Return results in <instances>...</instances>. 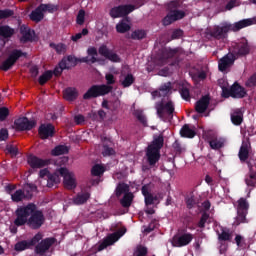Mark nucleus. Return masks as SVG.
I'll return each instance as SVG.
<instances>
[{
    "label": "nucleus",
    "mask_w": 256,
    "mask_h": 256,
    "mask_svg": "<svg viewBox=\"0 0 256 256\" xmlns=\"http://www.w3.org/2000/svg\"><path fill=\"white\" fill-rule=\"evenodd\" d=\"M38 135H40V139L42 140L55 137V126L51 123L41 124L38 128Z\"/></svg>",
    "instance_id": "dca6fc26"
},
{
    "label": "nucleus",
    "mask_w": 256,
    "mask_h": 256,
    "mask_svg": "<svg viewBox=\"0 0 256 256\" xmlns=\"http://www.w3.org/2000/svg\"><path fill=\"white\" fill-rule=\"evenodd\" d=\"M102 155H103V157H111V155H115V149H113L107 145H104Z\"/></svg>",
    "instance_id": "052dcab7"
},
{
    "label": "nucleus",
    "mask_w": 256,
    "mask_h": 256,
    "mask_svg": "<svg viewBox=\"0 0 256 256\" xmlns=\"http://www.w3.org/2000/svg\"><path fill=\"white\" fill-rule=\"evenodd\" d=\"M21 57H27V52H23V50L20 49H14L12 50L7 59L4 60L0 65L1 71H9L10 69H13L15 66V63L21 59Z\"/></svg>",
    "instance_id": "423d86ee"
},
{
    "label": "nucleus",
    "mask_w": 256,
    "mask_h": 256,
    "mask_svg": "<svg viewBox=\"0 0 256 256\" xmlns=\"http://www.w3.org/2000/svg\"><path fill=\"white\" fill-rule=\"evenodd\" d=\"M46 180V187L49 189L57 187L59 183H61V173L59 172V168L55 172L48 174V178H46Z\"/></svg>",
    "instance_id": "412c9836"
},
{
    "label": "nucleus",
    "mask_w": 256,
    "mask_h": 256,
    "mask_svg": "<svg viewBox=\"0 0 256 256\" xmlns=\"http://www.w3.org/2000/svg\"><path fill=\"white\" fill-rule=\"evenodd\" d=\"M77 25H83L85 23V10H79L76 17Z\"/></svg>",
    "instance_id": "0e129e2a"
},
{
    "label": "nucleus",
    "mask_w": 256,
    "mask_h": 256,
    "mask_svg": "<svg viewBox=\"0 0 256 256\" xmlns=\"http://www.w3.org/2000/svg\"><path fill=\"white\" fill-rule=\"evenodd\" d=\"M230 117L233 125H236L237 127L243 123V112L240 109L234 110Z\"/></svg>",
    "instance_id": "473e14b6"
},
{
    "label": "nucleus",
    "mask_w": 256,
    "mask_h": 256,
    "mask_svg": "<svg viewBox=\"0 0 256 256\" xmlns=\"http://www.w3.org/2000/svg\"><path fill=\"white\" fill-rule=\"evenodd\" d=\"M43 239V234L37 233L32 239L28 240L30 247H35V245H39V241Z\"/></svg>",
    "instance_id": "6e6d98bb"
},
{
    "label": "nucleus",
    "mask_w": 256,
    "mask_h": 256,
    "mask_svg": "<svg viewBox=\"0 0 256 256\" xmlns=\"http://www.w3.org/2000/svg\"><path fill=\"white\" fill-rule=\"evenodd\" d=\"M15 35V29L11 28L9 25L0 26V37L2 39H11Z\"/></svg>",
    "instance_id": "c756f323"
},
{
    "label": "nucleus",
    "mask_w": 256,
    "mask_h": 256,
    "mask_svg": "<svg viewBox=\"0 0 256 256\" xmlns=\"http://www.w3.org/2000/svg\"><path fill=\"white\" fill-rule=\"evenodd\" d=\"M102 107H103V109L115 111L119 107V100L116 99L115 101H108V100L104 99L102 101Z\"/></svg>",
    "instance_id": "58836bf2"
},
{
    "label": "nucleus",
    "mask_w": 256,
    "mask_h": 256,
    "mask_svg": "<svg viewBox=\"0 0 256 256\" xmlns=\"http://www.w3.org/2000/svg\"><path fill=\"white\" fill-rule=\"evenodd\" d=\"M251 25H253L252 19H243L238 22H235L234 25L230 24V31H241V29H245V27H251Z\"/></svg>",
    "instance_id": "b1692460"
},
{
    "label": "nucleus",
    "mask_w": 256,
    "mask_h": 256,
    "mask_svg": "<svg viewBox=\"0 0 256 256\" xmlns=\"http://www.w3.org/2000/svg\"><path fill=\"white\" fill-rule=\"evenodd\" d=\"M60 177H63L64 187L70 191L77 187V182L75 181V175L65 167L59 168Z\"/></svg>",
    "instance_id": "9b49d317"
},
{
    "label": "nucleus",
    "mask_w": 256,
    "mask_h": 256,
    "mask_svg": "<svg viewBox=\"0 0 256 256\" xmlns=\"http://www.w3.org/2000/svg\"><path fill=\"white\" fill-rule=\"evenodd\" d=\"M179 53V48H164L161 51L160 61H167L168 59H173L175 55Z\"/></svg>",
    "instance_id": "cd10ccee"
},
{
    "label": "nucleus",
    "mask_w": 256,
    "mask_h": 256,
    "mask_svg": "<svg viewBox=\"0 0 256 256\" xmlns=\"http://www.w3.org/2000/svg\"><path fill=\"white\" fill-rule=\"evenodd\" d=\"M218 239L219 241H231V239H233L231 230L228 228H222L221 233H218Z\"/></svg>",
    "instance_id": "a19ab883"
},
{
    "label": "nucleus",
    "mask_w": 256,
    "mask_h": 256,
    "mask_svg": "<svg viewBox=\"0 0 256 256\" xmlns=\"http://www.w3.org/2000/svg\"><path fill=\"white\" fill-rule=\"evenodd\" d=\"M105 173V167H103L101 164H95L91 169V175L93 177H101Z\"/></svg>",
    "instance_id": "c03bdc74"
},
{
    "label": "nucleus",
    "mask_w": 256,
    "mask_h": 256,
    "mask_svg": "<svg viewBox=\"0 0 256 256\" xmlns=\"http://www.w3.org/2000/svg\"><path fill=\"white\" fill-rule=\"evenodd\" d=\"M235 59H239V57H247L249 53H251V47L249 46V42L247 40L236 43L230 52Z\"/></svg>",
    "instance_id": "1a4fd4ad"
},
{
    "label": "nucleus",
    "mask_w": 256,
    "mask_h": 256,
    "mask_svg": "<svg viewBox=\"0 0 256 256\" xmlns=\"http://www.w3.org/2000/svg\"><path fill=\"white\" fill-rule=\"evenodd\" d=\"M209 103H211L209 95L202 96L195 104V111L197 113H205L209 108Z\"/></svg>",
    "instance_id": "aec40b11"
},
{
    "label": "nucleus",
    "mask_w": 256,
    "mask_h": 256,
    "mask_svg": "<svg viewBox=\"0 0 256 256\" xmlns=\"http://www.w3.org/2000/svg\"><path fill=\"white\" fill-rule=\"evenodd\" d=\"M165 145V138L162 134L155 135L153 140L146 148L147 163L150 167H155L161 159V149Z\"/></svg>",
    "instance_id": "f03ea898"
},
{
    "label": "nucleus",
    "mask_w": 256,
    "mask_h": 256,
    "mask_svg": "<svg viewBox=\"0 0 256 256\" xmlns=\"http://www.w3.org/2000/svg\"><path fill=\"white\" fill-rule=\"evenodd\" d=\"M134 115L136 117V119L142 123V125L144 127H147V117L145 116V114H143L142 110H135L134 111Z\"/></svg>",
    "instance_id": "3c124183"
},
{
    "label": "nucleus",
    "mask_w": 256,
    "mask_h": 256,
    "mask_svg": "<svg viewBox=\"0 0 256 256\" xmlns=\"http://www.w3.org/2000/svg\"><path fill=\"white\" fill-rule=\"evenodd\" d=\"M181 5L182 2L179 0H173L168 3V13L162 19V25H164V27H168V25H172L175 21H181V19L185 18V11L179 10L181 9Z\"/></svg>",
    "instance_id": "7ed1b4c3"
},
{
    "label": "nucleus",
    "mask_w": 256,
    "mask_h": 256,
    "mask_svg": "<svg viewBox=\"0 0 256 256\" xmlns=\"http://www.w3.org/2000/svg\"><path fill=\"white\" fill-rule=\"evenodd\" d=\"M98 53L102 57H105V59H108V61H111V63H121V56L115 53V51L109 49L105 44L99 47Z\"/></svg>",
    "instance_id": "f8f14e48"
},
{
    "label": "nucleus",
    "mask_w": 256,
    "mask_h": 256,
    "mask_svg": "<svg viewBox=\"0 0 256 256\" xmlns=\"http://www.w3.org/2000/svg\"><path fill=\"white\" fill-rule=\"evenodd\" d=\"M135 11V5H119L110 9L109 15L112 19H119L121 17H127L129 13Z\"/></svg>",
    "instance_id": "6e6552de"
},
{
    "label": "nucleus",
    "mask_w": 256,
    "mask_h": 256,
    "mask_svg": "<svg viewBox=\"0 0 256 256\" xmlns=\"http://www.w3.org/2000/svg\"><path fill=\"white\" fill-rule=\"evenodd\" d=\"M105 79H106V86L107 87H111V85H115L116 80H115V75L108 73L105 75Z\"/></svg>",
    "instance_id": "e2e57ef3"
},
{
    "label": "nucleus",
    "mask_w": 256,
    "mask_h": 256,
    "mask_svg": "<svg viewBox=\"0 0 256 256\" xmlns=\"http://www.w3.org/2000/svg\"><path fill=\"white\" fill-rule=\"evenodd\" d=\"M111 91H113V86L94 84L83 94V99L84 101H89L91 99H97V97H105V95H109Z\"/></svg>",
    "instance_id": "39448f33"
},
{
    "label": "nucleus",
    "mask_w": 256,
    "mask_h": 256,
    "mask_svg": "<svg viewBox=\"0 0 256 256\" xmlns=\"http://www.w3.org/2000/svg\"><path fill=\"white\" fill-rule=\"evenodd\" d=\"M247 95L245 88L239 85V83H234L232 85V98L233 99H243Z\"/></svg>",
    "instance_id": "a878e982"
},
{
    "label": "nucleus",
    "mask_w": 256,
    "mask_h": 256,
    "mask_svg": "<svg viewBox=\"0 0 256 256\" xmlns=\"http://www.w3.org/2000/svg\"><path fill=\"white\" fill-rule=\"evenodd\" d=\"M134 198H135V195H133V192H128L124 194L123 198L120 200L122 207L124 208L131 207V203H133Z\"/></svg>",
    "instance_id": "c9c22d12"
},
{
    "label": "nucleus",
    "mask_w": 256,
    "mask_h": 256,
    "mask_svg": "<svg viewBox=\"0 0 256 256\" xmlns=\"http://www.w3.org/2000/svg\"><path fill=\"white\" fill-rule=\"evenodd\" d=\"M117 33H127V31H131V25L127 22L121 21L116 25Z\"/></svg>",
    "instance_id": "49530a36"
},
{
    "label": "nucleus",
    "mask_w": 256,
    "mask_h": 256,
    "mask_svg": "<svg viewBox=\"0 0 256 256\" xmlns=\"http://www.w3.org/2000/svg\"><path fill=\"white\" fill-rule=\"evenodd\" d=\"M125 233H127V228H121L114 233L108 234L99 244L98 251H103V249H107V247H110V245L117 243V241H119V239H121Z\"/></svg>",
    "instance_id": "0eeeda50"
},
{
    "label": "nucleus",
    "mask_w": 256,
    "mask_h": 256,
    "mask_svg": "<svg viewBox=\"0 0 256 256\" xmlns=\"http://www.w3.org/2000/svg\"><path fill=\"white\" fill-rule=\"evenodd\" d=\"M30 19L35 23H40V21L45 19V12L43 11V8H41V5H39L34 11L31 12Z\"/></svg>",
    "instance_id": "c85d7f7f"
},
{
    "label": "nucleus",
    "mask_w": 256,
    "mask_h": 256,
    "mask_svg": "<svg viewBox=\"0 0 256 256\" xmlns=\"http://www.w3.org/2000/svg\"><path fill=\"white\" fill-rule=\"evenodd\" d=\"M129 190V184L121 183L116 188V196L121 197L123 194L130 193Z\"/></svg>",
    "instance_id": "de8ad7c7"
},
{
    "label": "nucleus",
    "mask_w": 256,
    "mask_h": 256,
    "mask_svg": "<svg viewBox=\"0 0 256 256\" xmlns=\"http://www.w3.org/2000/svg\"><path fill=\"white\" fill-rule=\"evenodd\" d=\"M173 93V83L166 82L161 84L158 90L152 92L153 97H169Z\"/></svg>",
    "instance_id": "a211bd4d"
},
{
    "label": "nucleus",
    "mask_w": 256,
    "mask_h": 256,
    "mask_svg": "<svg viewBox=\"0 0 256 256\" xmlns=\"http://www.w3.org/2000/svg\"><path fill=\"white\" fill-rule=\"evenodd\" d=\"M50 79H53V71L48 70L44 72L38 79L39 85H45L47 81H50Z\"/></svg>",
    "instance_id": "37998d69"
},
{
    "label": "nucleus",
    "mask_w": 256,
    "mask_h": 256,
    "mask_svg": "<svg viewBox=\"0 0 256 256\" xmlns=\"http://www.w3.org/2000/svg\"><path fill=\"white\" fill-rule=\"evenodd\" d=\"M22 191H24L26 199H31V197H33V193L37 191V186L35 184L27 183L23 186Z\"/></svg>",
    "instance_id": "e433bc0d"
},
{
    "label": "nucleus",
    "mask_w": 256,
    "mask_h": 256,
    "mask_svg": "<svg viewBox=\"0 0 256 256\" xmlns=\"http://www.w3.org/2000/svg\"><path fill=\"white\" fill-rule=\"evenodd\" d=\"M181 137H184L186 139H193L195 135H197V132L195 130L191 129L189 127V124H184L180 130Z\"/></svg>",
    "instance_id": "2f4dec72"
},
{
    "label": "nucleus",
    "mask_w": 256,
    "mask_h": 256,
    "mask_svg": "<svg viewBox=\"0 0 256 256\" xmlns=\"http://www.w3.org/2000/svg\"><path fill=\"white\" fill-rule=\"evenodd\" d=\"M245 183L248 187H255L256 185V172H249L245 177Z\"/></svg>",
    "instance_id": "79ce46f5"
},
{
    "label": "nucleus",
    "mask_w": 256,
    "mask_h": 256,
    "mask_svg": "<svg viewBox=\"0 0 256 256\" xmlns=\"http://www.w3.org/2000/svg\"><path fill=\"white\" fill-rule=\"evenodd\" d=\"M85 35H89V30L87 28H83L82 32L71 36V41H74L75 43H77V41H79V39H81Z\"/></svg>",
    "instance_id": "13d9d810"
},
{
    "label": "nucleus",
    "mask_w": 256,
    "mask_h": 256,
    "mask_svg": "<svg viewBox=\"0 0 256 256\" xmlns=\"http://www.w3.org/2000/svg\"><path fill=\"white\" fill-rule=\"evenodd\" d=\"M131 39H133L134 41H141L143 39H145V37H147V31L143 30V29H137L134 30L131 33Z\"/></svg>",
    "instance_id": "ea45409f"
},
{
    "label": "nucleus",
    "mask_w": 256,
    "mask_h": 256,
    "mask_svg": "<svg viewBox=\"0 0 256 256\" xmlns=\"http://www.w3.org/2000/svg\"><path fill=\"white\" fill-rule=\"evenodd\" d=\"M244 163L247 164L249 172L255 171V170H253V167H255V165H256V159L254 157H249L247 159V161H245Z\"/></svg>",
    "instance_id": "774afa93"
},
{
    "label": "nucleus",
    "mask_w": 256,
    "mask_h": 256,
    "mask_svg": "<svg viewBox=\"0 0 256 256\" xmlns=\"http://www.w3.org/2000/svg\"><path fill=\"white\" fill-rule=\"evenodd\" d=\"M20 33L22 35L20 38L21 43H33V41H35V30L22 25L20 27Z\"/></svg>",
    "instance_id": "6ab92c4d"
},
{
    "label": "nucleus",
    "mask_w": 256,
    "mask_h": 256,
    "mask_svg": "<svg viewBox=\"0 0 256 256\" xmlns=\"http://www.w3.org/2000/svg\"><path fill=\"white\" fill-rule=\"evenodd\" d=\"M155 109L161 121H164V123H167V121H173V113H175V104L173 101L168 100L165 102L164 100H161L156 103Z\"/></svg>",
    "instance_id": "20e7f679"
},
{
    "label": "nucleus",
    "mask_w": 256,
    "mask_h": 256,
    "mask_svg": "<svg viewBox=\"0 0 256 256\" xmlns=\"http://www.w3.org/2000/svg\"><path fill=\"white\" fill-rule=\"evenodd\" d=\"M209 220V214L204 212L200 218V221L198 222V227L200 229L205 228V223Z\"/></svg>",
    "instance_id": "680f3d73"
},
{
    "label": "nucleus",
    "mask_w": 256,
    "mask_h": 256,
    "mask_svg": "<svg viewBox=\"0 0 256 256\" xmlns=\"http://www.w3.org/2000/svg\"><path fill=\"white\" fill-rule=\"evenodd\" d=\"M172 149H174L175 155H181V153H183V146H181L179 140H175L172 144Z\"/></svg>",
    "instance_id": "bf43d9fd"
},
{
    "label": "nucleus",
    "mask_w": 256,
    "mask_h": 256,
    "mask_svg": "<svg viewBox=\"0 0 256 256\" xmlns=\"http://www.w3.org/2000/svg\"><path fill=\"white\" fill-rule=\"evenodd\" d=\"M251 147V144L249 142L242 143L239 152L238 157L241 163H245L247 159H249V149Z\"/></svg>",
    "instance_id": "393cba45"
},
{
    "label": "nucleus",
    "mask_w": 256,
    "mask_h": 256,
    "mask_svg": "<svg viewBox=\"0 0 256 256\" xmlns=\"http://www.w3.org/2000/svg\"><path fill=\"white\" fill-rule=\"evenodd\" d=\"M237 211H244V212H248L249 211V202H247V199L240 198L238 200Z\"/></svg>",
    "instance_id": "603ef678"
},
{
    "label": "nucleus",
    "mask_w": 256,
    "mask_h": 256,
    "mask_svg": "<svg viewBox=\"0 0 256 256\" xmlns=\"http://www.w3.org/2000/svg\"><path fill=\"white\" fill-rule=\"evenodd\" d=\"M9 117V108L1 107L0 108V121H5Z\"/></svg>",
    "instance_id": "69168bd1"
},
{
    "label": "nucleus",
    "mask_w": 256,
    "mask_h": 256,
    "mask_svg": "<svg viewBox=\"0 0 256 256\" xmlns=\"http://www.w3.org/2000/svg\"><path fill=\"white\" fill-rule=\"evenodd\" d=\"M69 153V147L65 145H58L51 151L53 157H59L60 155H67Z\"/></svg>",
    "instance_id": "72a5a7b5"
},
{
    "label": "nucleus",
    "mask_w": 256,
    "mask_h": 256,
    "mask_svg": "<svg viewBox=\"0 0 256 256\" xmlns=\"http://www.w3.org/2000/svg\"><path fill=\"white\" fill-rule=\"evenodd\" d=\"M247 213L245 211L237 210L236 223L241 225V223H247Z\"/></svg>",
    "instance_id": "864d4df0"
},
{
    "label": "nucleus",
    "mask_w": 256,
    "mask_h": 256,
    "mask_svg": "<svg viewBox=\"0 0 256 256\" xmlns=\"http://www.w3.org/2000/svg\"><path fill=\"white\" fill-rule=\"evenodd\" d=\"M49 46L51 47V49H54L57 53V55H65V53H67V45L63 44V43H50Z\"/></svg>",
    "instance_id": "4c0bfd02"
},
{
    "label": "nucleus",
    "mask_w": 256,
    "mask_h": 256,
    "mask_svg": "<svg viewBox=\"0 0 256 256\" xmlns=\"http://www.w3.org/2000/svg\"><path fill=\"white\" fill-rule=\"evenodd\" d=\"M63 95L66 101H75L79 97V92L75 88L68 87L64 90Z\"/></svg>",
    "instance_id": "7c9ffc66"
},
{
    "label": "nucleus",
    "mask_w": 256,
    "mask_h": 256,
    "mask_svg": "<svg viewBox=\"0 0 256 256\" xmlns=\"http://www.w3.org/2000/svg\"><path fill=\"white\" fill-rule=\"evenodd\" d=\"M40 7L44 13H55V11H59V6L55 4H40Z\"/></svg>",
    "instance_id": "a18cd8bd"
},
{
    "label": "nucleus",
    "mask_w": 256,
    "mask_h": 256,
    "mask_svg": "<svg viewBox=\"0 0 256 256\" xmlns=\"http://www.w3.org/2000/svg\"><path fill=\"white\" fill-rule=\"evenodd\" d=\"M28 164L32 169H41L48 165L47 160H43L35 155L28 156Z\"/></svg>",
    "instance_id": "4be33fe9"
},
{
    "label": "nucleus",
    "mask_w": 256,
    "mask_h": 256,
    "mask_svg": "<svg viewBox=\"0 0 256 256\" xmlns=\"http://www.w3.org/2000/svg\"><path fill=\"white\" fill-rule=\"evenodd\" d=\"M231 31V24H226L224 26H214L213 29H211L208 32V35L210 37H213L214 39H225L227 37V34Z\"/></svg>",
    "instance_id": "4468645a"
},
{
    "label": "nucleus",
    "mask_w": 256,
    "mask_h": 256,
    "mask_svg": "<svg viewBox=\"0 0 256 256\" xmlns=\"http://www.w3.org/2000/svg\"><path fill=\"white\" fill-rule=\"evenodd\" d=\"M11 199L13 203H21V201L27 199V196L25 195V191H23V189H18L11 194Z\"/></svg>",
    "instance_id": "f704fd0d"
},
{
    "label": "nucleus",
    "mask_w": 256,
    "mask_h": 256,
    "mask_svg": "<svg viewBox=\"0 0 256 256\" xmlns=\"http://www.w3.org/2000/svg\"><path fill=\"white\" fill-rule=\"evenodd\" d=\"M14 225L16 227H23L27 225L29 229L37 231L41 229L45 223V215L43 210H38L35 203H28L27 205L19 206L15 210Z\"/></svg>",
    "instance_id": "f257e3e1"
},
{
    "label": "nucleus",
    "mask_w": 256,
    "mask_h": 256,
    "mask_svg": "<svg viewBox=\"0 0 256 256\" xmlns=\"http://www.w3.org/2000/svg\"><path fill=\"white\" fill-rule=\"evenodd\" d=\"M235 61H237V59L235 58V56H233L232 53L226 54L218 62L219 71H221L222 73L227 71V69H229V67L234 65Z\"/></svg>",
    "instance_id": "f3484780"
},
{
    "label": "nucleus",
    "mask_w": 256,
    "mask_h": 256,
    "mask_svg": "<svg viewBox=\"0 0 256 256\" xmlns=\"http://www.w3.org/2000/svg\"><path fill=\"white\" fill-rule=\"evenodd\" d=\"M206 138L211 149H214L215 151L222 149V147H224L225 145L223 139H218L217 137L213 136L210 133L206 134Z\"/></svg>",
    "instance_id": "5701e85b"
},
{
    "label": "nucleus",
    "mask_w": 256,
    "mask_h": 256,
    "mask_svg": "<svg viewBox=\"0 0 256 256\" xmlns=\"http://www.w3.org/2000/svg\"><path fill=\"white\" fill-rule=\"evenodd\" d=\"M135 83V76L129 73L124 77V80L121 82V85L124 88L131 87Z\"/></svg>",
    "instance_id": "09e8293b"
},
{
    "label": "nucleus",
    "mask_w": 256,
    "mask_h": 256,
    "mask_svg": "<svg viewBox=\"0 0 256 256\" xmlns=\"http://www.w3.org/2000/svg\"><path fill=\"white\" fill-rule=\"evenodd\" d=\"M193 241V234L184 233L180 236H174L172 238L173 247H187Z\"/></svg>",
    "instance_id": "2eb2a0df"
},
{
    "label": "nucleus",
    "mask_w": 256,
    "mask_h": 256,
    "mask_svg": "<svg viewBox=\"0 0 256 256\" xmlns=\"http://www.w3.org/2000/svg\"><path fill=\"white\" fill-rule=\"evenodd\" d=\"M245 85L246 87H256V72L248 78Z\"/></svg>",
    "instance_id": "338daca9"
},
{
    "label": "nucleus",
    "mask_w": 256,
    "mask_h": 256,
    "mask_svg": "<svg viewBox=\"0 0 256 256\" xmlns=\"http://www.w3.org/2000/svg\"><path fill=\"white\" fill-rule=\"evenodd\" d=\"M16 131H31L35 128L37 122L35 120H29L27 117H20L14 121Z\"/></svg>",
    "instance_id": "ddd939ff"
},
{
    "label": "nucleus",
    "mask_w": 256,
    "mask_h": 256,
    "mask_svg": "<svg viewBox=\"0 0 256 256\" xmlns=\"http://www.w3.org/2000/svg\"><path fill=\"white\" fill-rule=\"evenodd\" d=\"M14 15H15V11L11 9L0 10V21L2 19H9V17H13Z\"/></svg>",
    "instance_id": "5fc2aeb1"
},
{
    "label": "nucleus",
    "mask_w": 256,
    "mask_h": 256,
    "mask_svg": "<svg viewBox=\"0 0 256 256\" xmlns=\"http://www.w3.org/2000/svg\"><path fill=\"white\" fill-rule=\"evenodd\" d=\"M147 253H149V250L147 249V247L139 245L137 246L134 252V256H147Z\"/></svg>",
    "instance_id": "4d7b16f0"
},
{
    "label": "nucleus",
    "mask_w": 256,
    "mask_h": 256,
    "mask_svg": "<svg viewBox=\"0 0 256 256\" xmlns=\"http://www.w3.org/2000/svg\"><path fill=\"white\" fill-rule=\"evenodd\" d=\"M55 243H57V239L55 237H48V238L42 239L40 243H38L35 246L34 251L36 255L44 256L45 253H47L49 249H51V247L55 245Z\"/></svg>",
    "instance_id": "9d476101"
},
{
    "label": "nucleus",
    "mask_w": 256,
    "mask_h": 256,
    "mask_svg": "<svg viewBox=\"0 0 256 256\" xmlns=\"http://www.w3.org/2000/svg\"><path fill=\"white\" fill-rule=\"evenodd\" d=\"M29 240H22L15 244V251H25V249H30Z\"/></svg>",
    "instance_id": "8fccbe9b"
},
{
    "label": "nucleus",
    "mask_w": 256,
    "mask_h": 256,
    "mask_svg": "<svg viewBox=\"0 0 256 256\" xmlns=\"http://www.w3.org/2000/svg\"><path fill=\"white\" fill-rule=\"evenodd\" d=\"M89 199H91V193L79 192L76 196L73 197L72 201L74 205H85Z\"/></svg>",
    "instance_id": "bb28decb"
}]
</instances>
